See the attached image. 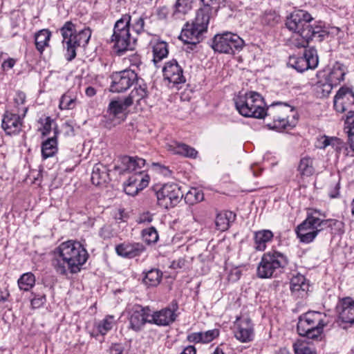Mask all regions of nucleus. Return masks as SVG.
<instances>
[{
	"mask_svg": "<svg viewBox=\"0 0 354 354\" xmlns=\"http://www.w3.org/2000/svg\"><path fill=\"white\" fill-rule=\"evenodd\" d=\"M286 26L297 33L292 38V44L297 48H306L310 41L321 42L328 36V30L321 23L316 24L311 15L304 10L292 12L287 17Z\"/></svg>",
	"mask_w": 354,
	"mask_h": 354,
	"instance_id": "f257e3e1",
	"label": "nucleus"
},
{
	"mask_svg": "<svg viewBox=\"0 0 354 354\" xmlns=\"http://www.w3.org/2000/svg\"><path fill=\"white\" fill-rule=\"evenodd\" d=\"M57 251L58 256L53 261V266L62 275L67 274L68 271L73 274L79 272L88 257L86 250L78 241L64 242Z\"/></svg>",
	"mask_w": 354,
	"mask_h": 354,
	"instance_id": "f03ea898",
	"label": "nucleus"
},
{
	"mask_svg": "<svg viewBox=\"0 0 354 354\" xmlns=\"http://www.w3.org/2000/svg\"><path fill=\"white\" fill-rule=\"evenodd\" d=\"M326 315L318 311H308L299 317L298 334L308 339L320 340L323 328L326 325Z\"/></svg>",
	"mask_w": 354,
	"mask_h": 354,
	"instance_id": "7ed1b4c3",
	"label": "nucleus"
},
{
	"mask_svg": "<svg viewBox=\"0 0 354 354\" xmlns=\"http://www.w3.org/2000/svg\"><path fill=\"white\" fill-rule=\"evenodd\" d=\"M61 34L63 37V44L66 48L65 57L68 62H71L76 57V49L81 45L88 44L91 32L89 28H85L77 31L75 25L71 21H66L60 29Z\"/></svg>",
	"mask_w": 354,
	"mask_h": 354,
	"instance_id": "20e7f679",
	"label": "nucleus"
},
{
	"mask_svg": "<svg viewBox=\"0 0 354 354\" xmlns=\"http://www.w3.org/2000/svg\"><path fill=\"white\" fill-rule=\"evenodd\" d=\"M209 8H200L192 24L187 23L183 28L180 39L185 44L196 45L203 39L209 21Z\"/></svg>",
	"mask_w": 354,
	"mask_h": 354,
	"instance_id": "39448f33",
	"label": "nucleus"
},
{
	"mask_svg": "<svg viewBox=\"0 0 354 354\" xmlns=\"http://www.w3.org/2000/svg\"><path fill=\"white\" fill-rule=\"evenodd\" d=\"M131 21V16L126 14L122 15L114 26L111 41L114 42L113 48L119 55L134 48L136 39L130 34Z\"/></svg>",
	"mask_w": 354,
	"mask_h": 354,
	"instance_id": "423d86ee",
	"label": "nucleus"
},
{
	"mask_svg": "<svg viewBox=\"0 0 354 354\" xmlns=\"http://www.w3.org/2000/svg\"><path fill=\"white\" fill-rule=\"evenodd\" d=\"M239 113L246 118H263L265 102L261 95L255 91L239 95L234 99Z\"/></svg>",
	"mask_w": 354,
	"mask_h": 354,
	"instance_id": "0eeeda50",
	"label": "nucleus"
},
{
	"mask_svg": "<svg viewBox=\"0 0 354 354\" xmlns=\"http://www.w3.org/2000/svg\"><path fill=\"white\" fill-rule=\"evenodd\" d=\"M288 263V259L283 254L275 250L266 252L257 267V276L261 279L274 277Z\"/></svg>",
	"mask_w": 354,
	"mask_h": 354,
	"instance_id": "6e6552de",
	"label": "nucleus"
},
{
	"mask_svg": "<svg viewBox=\"0 0 354 354\" xmlns=\"http://www.w3.org/2000/svg\"><path fill=\"white\" fill-rule=\"evenodd\" d=\"M292 111V107L287 103L273 102L263 109V118L267 117L272 120L267 124L270 129L282 131L288 124V113Z\"/></svg>",
	"mask_w": 354,
	"mask_h": 354,
	"instance_id": "1a4fd4ad",
	"label": "nucleus"
},
{
	"mask_svg": "<svg viewBox=\"0 0 354 354\" xmlns=\"http://www.w3.org/2000/svg\"><path fill=\"white\" fill-rule=\"evenodd\" d=\"M244 46V41L236 34L225 32L214 37L212 48L222 53L234 54L241 50Z\"/></svg>",
	"mask_w": 354,
	"mask_h": 354,
	"instance_id": "9d476101",
	"label": "nucleus"
},
{
	"mask_svg": "<svg viewBox=\"0 0 354 354\" xmlns=\"http://www.w3.org/2000/svg\"><path fill=\"white\" fill-rule=\"evenodd\" d=\"M161 207L168 209L176 205L183 197L180 187L176 183H167L156 193Z\"/></svg>",
	"mask_w": 354,
	"mask_h": 354,
	"instance_id": "9b49d317",
	"label": "nucleus"
},
{
	"mask_svg": "<svg viewBox=\"0 0 354 354\" xmlns=\"http://www.w3.org/2000/svg\"><path fill=\"white\" fill-rule=\"evenodd\" d=\"M111 91L122 93L129 89L138 80L137 73L131 69H126L113 73L111 76Z\"/></svg>",
	"mask_w": 354,
	"mask_h": 354,
	"instance_id": "f8f14e48",
	"label": "nucleus"
},
{
	"mask_svg": "<svg viewBox=\"0 0 354 354\" xmlns=\"http://www.w3.org/2000/svg\"><path fill=\"white\" fill-rule=\"evenodd\" d=\"M151 310L149 306H134L129 317V328L136 332L140 331L147 324H151Z\"/></svg>",
	"mask_w": 354,
	"mask_h": 354,
	"instance_id": "ddd939ff",
	"label": "nucleus"
},
{
	"mask_svg": "<svg viewBox=\"0 0 354 354\" xmlns=\"http://www.w3.org/2000/svg\"><path fill=\"white\" fill-rule=\"evenodd\" d=\"M28 109L26 108L24 114L21 118L17 113H12L6 111L3 114L1 127L7 135H17L21 131L22 120Z\"/></svg>",
	"mask_w": 354,
	"mask_h": 354,
	"instance_id": "4468645a",
	"label": "nucleus"
},
{
	"mask_svg": "<svg viewBox=\"0 0 354 354\" xmlns=\"http://www.w3.org/2000/svg\"><path fill=\"white\" fill-rule=\"evenodd\" d=\"M354 105V93L351 88L342 86L334 97L333 106L336 111L343 113Z\"/></svg>",
	"mask_w": 354,
	"mask_h": 354,
	"instance_id": "2eb2a0df",
	"label": "nucleus"
},
{
	"mask_svg": "<svg viewBox=\"0 0 354 354\" xmlns=\"http://www.w3.org/2000/svg\"><path fill=\"white\" fill-rule=\"evenodd\" d=\"M162 72L165 79L173 84H179L185 82L183 68L175 59L167 62L162 68Z\"/></svg>",
	"mask_w": 354,
	"mask_h": 354,
	"instance_id": "dca6fc26",
	"label": "nucleus"
},
{
	"mask_svg": "<svg viewBox=\"0 0 354 354\" xmlns=\"http://www.w3.org/2000/svg\"><path fill=\"white\" fill-rule=\"evenodd\" d=\"M236 328L235 337L241 342H248L253 339L254 327L250 318L237 319L235 322Z\"/></svg>",
	"mask_w": 354,
	"mask_h": 354,
	"instance_id": "f3484780",
	"label": "nucleus"
},
{
	"mask_svg": "<svg viewBox=\"0 0 354 354\" xmlns=\"http://www.w3.org/2000/svg\"><path fill=\"white\" fill-rule=\"evenodd\" d=\"M339 319L346 324H354V300L351 297L341 299L337 306Z\"/></svg>",
	"mask_w": 354,
	"mask_h": 354,
	"instance_id": "a211bd4d",
	"label": "nucleus"
},
{
	"mask_svg": "<svg viewBox=\"0 0 354 354\" xmlns=\"http://www.w3.org/2000/svg\"><path fill=\"white\" fill-rule=\"evenodd\" d=\"M347 73V66L339 62H336L329 73H326L325 71H319L317 77V78L326 77L327 80L333 82L335 86H337L341 82L344 81Z\"/></svg>",
	"mask_w": 354,
	"mask_h": 354,
	"instance_id": "6ab92c4d",
	"label": "nucleus"
},
{
	"mask_svg": "<svg viewBox=\"0 0 354 354\" xmlns=\"http://www.w3.org/2000/svg\"><path fill=\"white\" fill-rule=\"evenodd\" d=\"M176 318L174 311L169 308L151 313V321L152 324L165 326L172 324Z\"/></svg>",
	"mask_w": 354,
	"mask_h": 354,
	"instance_id": "aec40b11",
	"label": "nucleus"
},
{
	"mask_svg": "<svg viewBox=\"0 0 354 354\" xmlns=\"http://www.w3.org/2000/svg\"><path fill=\"white\" fill-rule=\"evenodd\" d=\"M149 91L147 86L141 80V82L138 79L136 80V86L131 93L125 97V102L127 105H132L133 102L139 103L141 100H145L148 97Z\"/></svg>",
	"mask_w": 354,
	"mask_h": 354,
	"instance_id": "412c9836",
	"label": "nucleus"
},
{
	"mask_svg": "<svg viewBox=\"0 0 354 354\" xmlns=\"http://www.w3.org/2000/svg\"><path fill=\"white\" fill-rule=\"evenodd\" d=\"M109 180V174L106 167L101 163L95 164L93 168L91 174L92 183L99 186L106 183Z\"/></svg>",
	"mask_w": 354,
	"mask_h": 354,
	"instance_id": "4be33fe9",
	"label": "nucleus"
},
{
	"mask_svg": "<svg viewBox=\"0 0 354 354\" xmlns=\"http://www.w3.org/2000/svg\"><path fill=\"white\" fill-rule=\"evenodd\" d=\"M273 236L272 232L269 230L255 232L254 236L255 249L263 251L266 248V243L272 241Z\"/></svg>",
	"mask_w": 354,
	"mask_h": 354,
	"instance_id": "5701e85b",
	"label": "nucleus"
},
{
	"mask_svg": "<svg viewBox=\"0 0 354 354\" xmlns=\"http://www.w3.org/2000/svg\"><path fill=\"white\" fill-rule=\"evenodd\" d=\"M130 106L126 104L125 98L123 100H113L109 103L108 111L111 115L122 121L126 117L124 112Z\"/></svg>",
	"mask_w": 354,
	"mask_h": 354,
	"instance_id": "b1692460",
	"label": "nucleus"
},
{
	"mask_svg": "<svg viewBox=\"0 0 354 354\" xmlns=\"http://www.w3.org/2000/svg\"><path fill=\"white\" fill-rule=\"evenodd\" d=\"M319 143L320 149H325L328 146H331L337 153H341L344 149H346V144L337 137L324 136L319 140Z\"/></svg>",
	"mask_w": 354,
	"mask_h": 354,
	"instance_id": "393cba45",
	"label": "nucleus"
},
{
	"mask_svg": "<svg viewBox=\"0 0 354 354\" xmlns=\"http://www.w3.org/2000/svg\"><path fill=\"white\" fill-rule=\"evenodd\" d=\"M296 233L300 241L305 243H311L317 236V231L312 230L307 225H304V221L297 227Z\"/></svg>",
	"mask_w": 354,
	"mask_h": 354,
	"instance_id": "a878e982",
	"label": "nucleus"
},
{
	"mask_svg": "<svg viewBox=\"0 0 354 354\" xmlns=\"http://www.w3.org/2000/svg\"><path fill=\"white\" fill-rule=\"evenodd\" d=\"M122 167L115 166L114 169L118 171L120 174L126 171L138 173V171H143L138 170L134 157L124 156L122 158Z\"/></svg>",
	"mask_w": 354,
	"mask_h": 354,
	"instance_id": "bb28decb",
	"label": "nucleus"
},
{
	"mask_svg": "<svg viewBox=\"0 0 354 354\" xmlns=\"http://www.w3.org/2000/svg\"><path fill=\"white\" fill-rule=\"evenodd\" d=\"M194 0H177L174 6L173 15L176 18H181L192 8Z\"/></svg>",
	"mask_w": 354,
	"mask_h": 354,
	"instance_id": "cd10ccee",
	"label": "nucleus"
},
{
	"mask_svg": "<svg viewBox=\"0 0 354 354\" xmlns=\"http://www.w3.org/2000/svg\"><path fill=\"white\" fill-rule=\"evenodd\" d=\"M51 32L47 29L39 30L35 37L36 48L41 53L44 51L46 46H48Z\"/></svg>",
	"mask_w": 354,
	"mask_h": 354,
	"instance_id": "c85d7f7f",
	"label": "nucleus"
},
{
	"mask_svg": "<svg viewBox=\"0 0 354 354\" xmlns=\"http://www.w3.org/2000/svg\"><path fill=\"white\" fill-rule=\"evenodd\" d=\"M57 151V140L50 138L45 140L41 145V154L44 159L53 156Z\"/></svg>",
	"mask_w": 354,
	"mask_h": 354,
	"instance_id": "c756f323",
	"label": "nucleus"
},
{
	"mask_svg": "<svg viewBox=\"0 0 354 354\" xmlns=\"http://www.w3.org/2000/svg\"><path fill=\"white\" fill-rule=\"evenodd\" d=\"M319 80L316 83V90L317 94L320 97H326L329 95L333 88L335 86L333 82H331L326 77L318 78Z\"/></svg>",
	"mask_w": 354,
	"mask_h": 354,
	"instance_id": "7c9ffc66",
	"label": "nucleus"
},
{
	"mask_svg": "<svg viewBox=\"0 0 354 354\" xmlns=\"http://www.w3.org/2000/svg\"><path fill=\"white\" fill-rule=\"evenodd\" d=\"M304 221V225H307L312 230L317 231V234L326 229V219H321L313 214H308Z\"/></svg>",
	"mask_w": 354,
	"mask_h": 354,
	"instance_id": "2f4dec72",
	"label": "nucleus"
},
{
	"mask_svg": "<svg viewBox=\"0 0 354 354\" xmlns=\"http://www.w3.org/2000/svg\"><path fill=\"white\" fill-rule=\"evenodd\" d=\"M234 217L235 215L232 212L218 214L215 220L217 230L220 231L227 230L231 220L234 219Z\"/></svg>",
	"mask_w": 354,
	"mask_h": 354,
	"instance_id": "473e14b6",
	"label": "nucleus"
},
{
	"mask_svg": "<svg viewBox=\"0 0 354 354\" xmlns=\"http://www.w3.org/2000/svg\"><path fill=\"white\" fill-rule=\"evenodd\" d=\"M298 171L303 176H310L315 172L313 160L310 157L302 158L298 165Z\"/></svg>",
	"mask_w": 354,
	"mask_h": 354,
	"instance_id": "72a5a7b5",
	"label": "nucleus"
},
{
	"mask_svg": "<svg viewBox=\"0 0 354 354\" xmlns=\"http://www.w3.org/2000/svg\"><path fill=\"white\" fill-rule=\"evenodd\" d=\"M174 153L182 155L185 157L195 158L198 153L197 151L185 144L176 143L174 146H170Z\"/></svg>",
	"mask_w": 354,
	"mask_h": 354,
	"instance_id": "f704fd0d",
	"label": "nucleus"
},
{
	"mask_svg": "<svg viewBox=\"0 0 354 354\" xmlns=\"http://www.w3.org/2000/svg\"><path fill=\"white\" fill-rule=\"evenodd\" d=\"M162 272L158 269H151L145 273L143 283L147 286H158L162 279Z\"/></svg>",
	"mask_w": 354,
	"mask_h": 354,
	"instance_id": "c9c22d12",
	"label": "nucleus"
},
{
	"mask_svg": "<svg viewBox=\"0 0 354 354\" xmlns=\"http://www.w3.org/2000/svg\"><path fill=\"white\" fill-rule=\"evenodd\" d=\"M149 181V176L147 174H144L143 171H138L129 176L127 182L131 185L139 186L141 189L145 188Z\"/></svg>",
	"mask_w": 354,
	"mask_h": 354,
	"instance_id": "e433bc0d",
	"label": "nucleus"
},
{
	"mask_svg": "<svg viewBox=\"0 0 354 354\" xmlns=\"http://www.w3.org/2000/svg\"><path fill=\"white\" fill-rule=\"evenodd\" d=\"M20 290L29 291L35 283V275L31 272H27L22 274L17 281Z\"/></svg>",
	"mask_w": 354,
	"mask_h": 354,
	"instance_id": "4c0bfd02",
	"label": "nucleus"
},
{
	"mask_svg": "<svg viewBox=\"0 0 354 354\" xmlns=\"http://www.w3.org/2000/svg\"><path fill=\"white\" fill-rule=\"evenodd\" d=\"M153 62L157 63L168 55L167 44L165 41L157 42L153 48Z\"/></svg>",
	"mask_w": 354,
	"mask_h": 354,
	"instance_id": "58836bf2",
	"label": "nucleus"
},
{
	"mask_svg": "<svg viewBox=\"0 0 354 354\" xmlns=\"http://www.w3.org/2000/svg\"><path fill=\"white\" fill-rule=\"evenodd\" d=\"M302 57H305L306 63L308 68H315L317 66L318 56L317 50L315 48L306 49Z\"/></svg>",
	"mask_w": 354,
	"mask_h": 354,
	"instance_id": "ea45409f",
	"label": "nucleus"
},
{
	"mask_svg": "<svg viewBox=\"0 0 354 354\" xmlns=\"http://www.w3.org/2000/svg\"><path fill=\"white\" fill-rule=\"evenodd\" d=\"M76 104V97L73 96L71 92L64 93L59 101V107L62 110H68L75 108Z\"/></svg>",
	"mask_w": 354,
	"mask_h": 354,
	"instance_id": "a19ab883",
	"label": "nucleus"
},
{
	"mask_svg": "<svg viewBox=\"0 0 354 354\" xmlns=\"http://www.w3.org/2000/svg\"><path fill=\"white\" fill-rule=\"evenodd\" d=\"M288 65L298 72L302 73L308 69V65L306 63L305 57L290 56Z\"/></svg>",
	"mask_w": 354,
	"mask_h": 354,
	"instance_id": "79ce46f5",
	"label": "nucleus"
},
{
	"mask_svg": "<svg viewBox=\"0 0 354 354\" xmlns=\"http://www.w3.org/2000/svg\"><path fill=\"white\" fill-rule=\"evenodd\" d=\"M306 279L304 275L297 274L293 276L290 279V290L292 292H298L299 290L305 291L307 287L305 283Z\"/></svg>",
	"mask_w": 354,
	"mask_h": 354,
	"instance_id": "37998d69",
	"label": "nucleus"
},
{
	"mask_svg": "<svg viewBox=\"0 0 354 354\" xmlns=\"http://www.w3.org/2000/svg\"><path fill=\"white\" fill-rule=\"evenodd\" d=\"M114 323V316L107 315L97 324V331L102 335H104L113 328Z\"/></svg>",
	"mask_w": 354,
	"mask_h": 354,
	"instance_id": "c03bdc74",
	"label": "nucleus"
},
{
	"mask_svg": "<svg viewBox=\"0 0 354 354\" xmlns=\"http://www.w3.org/2000/svg\"><path fill=\"white\" fill-rule=\"evenodd\" d=\"M203 198V193L196 188L189 189L185 196V202L191 205L202 201Z\"/></svg>",
	"mask_w": 354,
	"mask_h": 354,
	"instance_id": "a18cd8bd",
	"label": "nucleus"
},
{
	"mask_svg": "<svg viewBox=\"0 0 354 354\" xmlns=\"http://www.w3.org/2000/svg\"><path fill=\"white\" fill-rule=\"evenodd\" d=\"M279 15L274 10H266L261 17L262 24L268 26H274L279 21Z\"/></svg>",
	"mask_w": 354,
	"mask_h": 354,
	"instance_id": "49530a36",
	"label": "nucleus"
},
{
	"mask_svg": "<svg viewBox=\"0 0 354 354\" xmlns=\"http://www.w3.org/2000/svg\"><path fill=\"white\" fill-rule=\"evenodd\" d=\"M142 237L148 244L156 243L158 239L156 230L151 227L142 231Z\"/></svg>",
	"mask_w": 354,
	"mask_h": 354,
	"instance_id": "de8ad7c7",
	"label": "nucleus"
},
{
	"mask_svg": "<svg viewBox=\"0 0 354 354\" xmlns=\"http://www.w3.org/2000/svg\"><path fill=\"white\" fill-rule=\"evenodd\" d=\"M131 243H121L115 247L116 253L121 257L131 258Z\"/></svg>",
	"mask_w": 354,
	"mask_h": 354,
	"instance_id": "09e8293b",
	"label": "nucleus"
},
{
	"mask_svg": "<svg viewBox=\"0 0 354 354\" xmlns=\"http://www.w3.org/2000/svg\"><path fill=\"white\" fill-rule=\"evenodd\" d=\"M201 1L204 6L203 8H209L208 14L210 17L212 9H218L221 4L225 3V0H201Z\"/></svg>",
	"mask_w": 354,
	"mask_h": 354,
	"instance_id": "8fccbe9b",
	"label": "nucleus"
},
{
	"mask_svg": "<svg viewBox=\"0 0 354 354\" xmlns=\"http://www.w3.org/2000/svg\"><path fill=\"white\" fill-rule=\"evenodd\" d=\"M295 354H317L316 352L305 344H295Z\"/></svg>",
	"mask_w": 354,
	"mask_h": 354,
	"instance_id": "3c124183",
	"label": "nucleus"
},
{
	"mask_svg": "<svg viewBox=\"0 0 354 354\" xmlns=\"http://www.w3.org/2000/svg\"><path fill=\"white\" fill-rule=\"evenodd\" d=\"M326 229L330 228L332 232H339L344 226L343 222L336 219H326Z\"/></svg>",
	"mask_w": 354,
	"mask_h": 354,
	"instance_id": "603ef678",
	"label": "nucleus"
},
{
	"mask_svg": "<svg viewBox=\"0 0 354 354\" xmlns=\"http://www.w3.org/2000/svg\"><path fill=\"white\" fill-rule=\"evenodd\" d=\"M219 335L218 329L209 330L206 332H202L203 343H209Z\"/></svg>",
	"mask_w": 354,
	"mask_h": 354,
	"instance_id": "864d4df0",
	"label": "nucleus"
},
{
	"mask_svg": "<svg viewBox=\"0 0 354 354\" xmlns=\"http://www.w3.org/2000/svg\"><path fill=\"white\" fill-rule=\"evenodd\" d=\"M145 18L139 17L133 19L132 27L133 30L138 34H140L144 31Z\"/></svg>",
	"mask_w": 354,
	"mask_h": 354,
	"instance_id": "5fc2aeb1",
	"label": "nucleus"
},
{
	"mask_svg": "<svg viewBox=\"0 0 354 354\" xmlns=\"http://www.w3.org/2000/svg\"><path fill=\"white\" fill-rule=\"evenodd\" d=\"M346 128H347L348 133H354V111H348L345 120Z\"/></svg>",
	"mask_w": 354,
	"mask_h": 354,
	"instance_id": "6e6d98bb",
	"label": "nucleus"
},
{
	"mask_svg": "<svg viewBox=\"0 0 354 354\" xmlns=\"http://www.w3.org/2000/svg\"><path fill=\"white\" fill-rule=\"evenodd\" d=\"M53 122V120L51 119L50 117L48 116L44 119V122H43L42 128L39 129L41 131L42 136H46L50 132L52 129V123Z\"/></svg>",
	"mask_w": 354,
	"mask_h": 354,
	"instance_id": "4d7b16f0",
	"label": "nucleus"
},
{
	"mask_svg": "<svg viewBox=\"0 0 354 354\" xmlns=\"http://www.w3.org/2000/svg\"><path fill=\"white\" fill-rule=\"evenodd\" d=\"M131 258L140 255L144 250L145 246L142 243H131Z\"/></svg>",
	"mask_w": 354,
	"mask_h": 354,
	"instance_id": "13d9d810",
	"label": "nucleus"
},
{
	"mask_svg": "<svg viewBox=\"0 0 354 354\" xmlns=\"http://www.w3.org/2000/svg\"><path fill=\"white\" fill-rule=\"evenodd\" d=\"M46 301L44 295H35L34 297L31 299V305L33 308H39L44 305Z\"/></svg>",
	"mask_w": 354,
	"mask_h": 354,
	"instance_id": "bf43d9fd",
	"label": "nucleus"
},
{
	"mask_svg": "<svg viewBox=\"0 0 354 354\" xmlns=\"http://www.w3.org/2000/svg\"><path fill=\"white\" fill-rule=\"evenodd\" d=\"M139 186H136L133 185H131L127 182V184L124 185V192L130 196H134L138 193L140 190H142L139 188Z\"/></svg>",
	"mask_w": 354,
	"mask_h": 354,
	"instance_id": "052dcab7",
	"label": "nucleus"
},
{
	"mask_svg": "<svg viewBox=\"0 0 354 354\" xmlns=\"http://www.w3.org/2000/svg\"><path fill=\"white\" fill-rule=\"evenodd\" d=\"M187 340L189 342L203 343L202 332L193 333L188 335Z\"/></svg>",
	"mask_w": 354,
	"mask_h": 354,
	"instance_id": "680f3d73",
	"label": "nucleus"
},
{
	"mask_svg": "<svg viewBox=\"0 0 354 354\" xmlns=\"http://www.w3.org/2000/svg\"><path fill=\"white\" fill-rule=\"evenodd\" d=\"M153 165L158 168L159 171L164 176H167L171 174V171L168 167L161 165L159 163H153Z\"/></svg>",
	"mask_w": 354,
	"mask_h": 354,
	"instance_id": "e2e57ef3",
	"label": "nucleus"
},
{
	"mask_svg": "<svg viewBox=\"0 0 354 354\" xmlns=\"http://www.w3.org/2000/svg\"><path fill=\"white\" fill-rule=\"evenodd\" d=\"M9 295V291L6 288H0V302H4L7 301Z\"/></svg>",
	"mask_w": 354,
	"mask_h": 354,
	"instance_id": "0e129e2a",
	"label": "nucleus"
},
{
	"mask_svg": "<svg viewBox=\"0 0 354 354\" xmlns=\"http://www.w3.org/2000/svg\"><path fill=\"white\" fill-rule=\"evenodd\" d=\"M26 100V95L23 92H18L17 97L15 98V103L17 104H23Z\"/></svg>",
	"mask_w": 354,
	"mask_h": 354,
	"instance_id": "69168bd1",
	"label": "nucleus"
},
{
	"mask_svg": "<svg viewBox=\"0 0 354 354\" xmlns=\"http://www.w3.org/2000/svg\"><path fill=\"white\" fill-rule=\"evenodd\" d=\"M15 64V61L14 59H12V58H10V59H8L7 60H5L3 63H2V67L6 69H10V68H12L14 65Z\"/></svg>",
	"mask_w": 354,
	"mask_h": 354,
	"instance_id": "338daca9",
	"label": "nucleus"
},
{
	"mask_svg": "<svg viewBox=\"0 0 354 354\" xmlns=\"http://www.w3.org/2000/svg\"><path fill=\"white\" fill-rule=\"evenodd\" d=\"M111 354H122V346L119 344H115L111 348Z\"/></svg>",
	"mask_w": 354,
	"mask_h": 354,
	"instance_id": "774afa93",
	"label": "nucleus"
}]
</instances>
